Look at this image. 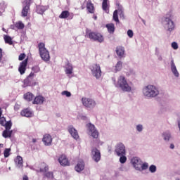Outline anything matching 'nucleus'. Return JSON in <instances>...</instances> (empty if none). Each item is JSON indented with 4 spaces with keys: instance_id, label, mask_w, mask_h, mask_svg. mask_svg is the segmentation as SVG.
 Segmentation results:
<instances>
[{
    "instance_id": "nucleus-49",
    "label": "nucleus",
    "mask_w": 180,
    "mask_h": 180,
    "mask_svg": "<svg viewBox=\"0 0 180 180\" xmlns=\"http://www.w3.org/2000/svg\"><path fill=\"white\" fill-rule=\"evenodd\" d=\"M172 49H174V50H177L178 44L176 42H172Z\"/></svg>"
},
{
    "instance_id": "nucleus-11",
    "label": "nucleus",
    "mask_w": 180,
    "mask_h": 180,
    "mask_svg": "<svg viewBox=\"0 0 180 180\" xmlns=\"http://www.w3.org/2000/svg\"><path fill=\"white\" fill-rule=\"evenodd\" d=\"M164 22L165 28L168 32H172L175 29V24H174V21L171 20L169 18H165Z\"/></svg>"
},
{
    "instance_id": "nucleus-23",
    "label": "nucleus",
    "mask_w": 180,
    "mask_h": 180,
    "mask_svg": "<svg viewBox=\"0 0 180 180\" xmlns=\"http://www.w3.org/2000/svg\"><path fill=\"white\" fill-rule=\"evenodd\" d=\"M24 99L27 102H32L34 99V95L28 91L24 94Z\"/></svg>"
},
{
    "instance_id": "nucleus-34",
    "label": "nucleus",
    "mask_w": 180,
    "mask_h": 180,
    "mask_svg": "<svg viewBox=\"0 0 180 180\" xmlns=\"http://www.w3.org/2000/svg\"><path fill=\"white\" fill-rule=\"evenodd\" d=\"M118 11L117 10H115L113 12V15H112V19L115 22H116L117 23H119V16L117 15Z\"/></svg>"
},
{
    "instance_id": "nucleus-21",
    "label": "nucleus",
    "mask_w": 180,
    "mask_h": 180,
    "mask_svg": "<svg viewBox=\"0 0 180 180\" xmlns=\"http://www.w3.org/2000/svg\"><path fill=\"white\" fill-rule=\"evenodd\" d=\"M20 115L25 117H32V116H33V112L29 108H25L21 111Z\"/></svg>"
},
{
    "instance_id": "nucleus-5",
    "label": "nucleus",
    "mask_w": 180,
    "mask_h": 180,
    "mask_svg": "<svg viewBox=\"0 0 180 180\" xmlns=\"http://www.w3.org/2000/svg\"><path fill=\"white\" fill-rule=\"evenodd\" d=\"M90 70L91 71L92 75L96 77L97 79H99L101 77H102V70H101V65L98 64H93L90 67Z\"/></svg>"
},
{
    "instance_id": "nucleus-39",
    "label": "nucleus",
    "mask_w": 180,
    "mask_h": 180,
    "mask_svg": "<svg viewBox=\"0 0 180 180\" xmlns=\"http://www.w3.org/2000/svg\"><path fill=\"white\" fill-rule=\"evenodd\" d=\"M164 140L169 141L171 139V134L169 132H165L163 134Z\"/></svg>"
},
{
    "instance_id": "nucleus-40",
    "label": "nucleus",
    "mask_w": 180,
    "mask_h": 180,
    "mask_svg": "<svg viewBox=\"0 0 180 180\" xmlns=\"http://www.w3.org/2000/svg\"><path fill=\"white\" fill-rule=\"evenodd\" d=\"M65 72H66V74H69V75L72 74V66L68 65L66 68Z\"/></svg>"
},
{
    "instance_id": "nucleus-47",
    "label": "nucleus",
    "mask_w": 180,
    "mask_h": 180,
    "mask_svg": "<svg viewBox=\"0 0 180 180\" xmlns=\"http://www.w3.org/2000/svg\"><path fill=\"white\" fill-rule=\"evenodd\" d=\"M62 95H65V96L70 98V96H71V93L68 91H64L62 92Z\"/></svg>"
},
{
    "instance_id": "nucleus-6",
    "label": "nucleus",
    "mask_w": 180,
    "mask_h": 180,
    "mask_svg": "<svg viewBox=\"0 0 180 180\" xmlns=\"http://www.w3.org/2000/svg\"><path fill=\"white\" fill-rule=\"evenodd\" d=\"M115 153H116V155L118 157H120L122 155H126V146L122 143H118L115 146Z\"/></svg>"
},
{
    "instance_id": "nucleus-22",
    "label": "nucleus",
    "mask_w": 180,
    "mask_h": 180,
    "mask_svg": "<svg viewBox=\"0 0 180 180\" xmlns=\"http://www.w3.org/2000/svg\"><path fill=\"white\" fill-rule=\"evenodd\" d=\"M85 168V163L84 161L78 162L77 165L75 166V169L77 172H81V171H84Z\"/></svg>"
},
{
    "instance_id": "nucleus-19",
    "label": "nucleus",
    "mask_w": 180,
    "mask_h": 180,
    "mask_svg": "<svg viewBox=\"0 0 180 180\" xmlns=\"http://www.w3.org/2000/svg\"><path fill=\"white\" fill-rule=\"evenodd\" d=\"M34 77V73H33V72H31V74H30L24 80V85H25V86H30V85H32V82L33 81Z\"/></svg>"
},
{
    "instance_id": "nucleus-56",
    "label": "nucleus",
    "mask_w": 180,
    "mask_h": 180,
    "mask_svg": "<svg viewBox=\"0 0 180 180\" xmlns=\"http://www.w3.org/2000/svg\"><path fill=\"white\" fill-rule=\"evenodd\" d=\"M4 146V144H0V147H3Z\"/></svg>"
},
{
    "instance_id": "nucleus-33",
    "label": "nucleus",
    "mask_w": 180,
    "mask_h": 180,
    "mask_svg": "<svg viewBox=\"0 0 180 180\" xmlns=\"http://www.w3.org/2000/svg\"><path fill=\"white\" fill-rule=\"evenodd\" d=\"M5 43H7V44H13V42L12 41V38L8 35H4V37Z\"/></svg>"
},
{
    "instance_id": "nucleus-26",
    "label": "nucleus",
    "mask_w": 180,
    "mask_h": 180,
    "mask_svg": "<svg viewBox=\"0 0 180 180\" xmlns=\"http://www.w3.org/2000/svg\"><path fill=\"white\" fill-rule=\"evenodd\" d=\"M15 162L17 164L18 168L23 167V158L21 156H17L16 159L15 160Z\"/></svg>"
},
{
    "instance_id": "nucleus-18",
    "label": "nucleus",
    "mask_w": 180,
    "mask_h": 180,
    "mask_svg": "<svg viewBox=\"0 0 180 180\" xmlns=\"http://www.w3.org/2000/svg\"><path fill=\"white\" fill-rule=\"evenodd\" d=\"M42 141L44 144H45V146H51V143L53 142V138L51 137V135L46 134L44 135Z\"/></svg>"
},
{
    "instance_id": "nucleus-14",
    "label": "nucleus",
    "mask_w": 180,
    "mask_h": 180,
    "mask_svg": "<svg viewBox=\"0 0 180 180\" xmlns=\"http://www.w3.org/2000/svg\"><path fill=\"white\" fill-rule=\"evenodd\" d=\"M131 162L133 167H134V168L136 169L137 171L141 170V164L143 162L141 160L139 159V158H134L131 159Z\"/></svg>"
},
{
    "instance_id": "nucleus-51",
    "label": "nucleus",
    "mask_w": 180,
    "mask_h": 180,
    "mask_svg": "<svg viewBox=\"0 0 180 180\" xmlns=\"http://www.w3.org/2000/svg\"><path fill=\"white\" fill-rule=\"evenodd\" d=\"M2 57H4L2 55V49L0 48V63L2 61Z\"/></svg>"
},
{
    "instance_id": "nucleus-1",
    "label": "nucleus",
    "mask_w": 180,
    "mask_h": 180,
    "mask_svg": "<svg viewBox=\"0 0 180 180\" xmlns=\"http://www.w3.org/2000/svg\"><path fill=\"white\" fill-rule=\"evenodd\" d=\"M143 95L148 98H155L160 94L158 89L155 86L148 85L143 89Z\"/></svg>"
},
{
    "instance_id": "nucleus-13",
    "label": "nucleus",
    "mask_w": 180,
    "mask_h": 180,
    "mask_svg": "<svg viewBox=\"0 0 180 180\" xmlns=\"http://www.w3.org/2000/svg\"><path fill=\"white\" fill-rule=\"evenodd\" d=\"M28 58L25 59L22 62L20 63V66L18 68V71L20 75H23L25 72H26V67H27V61Z\"/></svg>"
},
{
    "instance_id": "nucleus-50",
    "label": "nucleus",
    "mask_w": 180,
    "mask_h": 180,
    "mask_svg": "<svg viewBox=\"0 0 180 180\" xmlns=\"http://www.w3.org/2000/svg\"><path fill=\"white\" fill-rule=\"evenodd\" d=\"M136 130L138 131H143V125H137L136 126Z\"/></svg>"
},
{
    "instance_id": "nucleus-37",
    "label": "nucleus",
    "mask_w": 180,
    "mask_h": 180,
    "mask_svg": "<svg viewBox=\"0 0 180 180\" xmlns=\"http://www.w3.org/2000/svg\"><path fill=\"white\" fill-rule=\"evenodd\" d=\"M32 71L35 74H37V72H40V67H39V65H34L32 68Z\"/></svg>"
},
{
    "instance_id": "nucleus-29",
    "label": "nucleus",
    "mask_w": 180,
    "mask_h": 180,
    "mask_svg": "<svg viewBox=\"0 0 180 180\" xmlns=\"http://www.w3.org/2000/svg\"><path fill=\"white\" fill-rule=\"evenodd\" d=\"M108 0H103L102 3V9L107 13L109 12V6H108Z\"/></svg>"
},
{
    "instance_id": "nucleus-45",
    "label": "nucleus",
    "mask_w": 180,
    "mask_h": 180,
    "mask_svg": "<svg viewBox=\"0 0 180 180\" xmlns=\"http://www.w3.org/2000/svg\"><path fill=\"white\" fill-rule=\"evenodd\" d=\"M25 58H26V54L25 53H20V56H18V60L20 61L25 60Z\"/></svg>"
},
{
    "instance_id": "nucleus-9",
    "label": "nucleus",
    "mask_w": 180,
    "mask_h": 180,
    "mask_svg": "<svg viewBox=\"0 0 180 180\" xmlns=\"http://www.w3.org/2000/svg\"><path fill=\"white\" fill-rule=\"evenodd\" d=\"M86 126L89 133H91V137H93V139H98V137H99V132L95 127V125L89 123L87 124Z\"/></svg>"
},
{
    "instance_id": "nucleus-35",
    "label": "nucleus",
    "mask_w": 180,
    "mask_h": 180,
    "mask_svg": "<svg viewBox=\"0 0 180 180\" xmlns=\"http://www.w3.org/2000/svg\"><path fill=\"white\" fill-rule=\"evenodd\" d=\"M122 61H118L115 65V72H117V71H120L122 68Z\"/></svg>"
},
{
    "instance_id": "nucleus-53",
    "label": "nucleus",
    "mask_w": 180,
    "mask_h": 180,
    "mask_svg": "<svg viewBox=\"0 0 180 180\" xmlns=\"http://www.w3.org/2000/svg\"><path fill=\"white\" fill-rule=\"evenodd\" d=\"M170 148H172V149L175 148V146L172 143V144L170 145Z\"/></svg>"
},
{
    "instance_id": "nucleus-25",
    "label": "nucleus",
    "mask_w": 180,
    "mask_h": 180,
    "mask_svg": "<svg viewBox=\"0 0 180 180\" xmlns=\"http://www.w3.org/2000/svg\"><path fill=\"white\" fill-rule=\"evenodd\" d=\"M86 9L89 13H94L95 7L94 6V4L91 1H88L86 4Z\"/></svg>"
},
{
    "instance_id": "nucleus-20",
    "label": "nucleus",
    "mask_w": 180,
    "mask_h": 180,
    "mask_svg": "<svg viewBox=\"0 0 180 180\" xmlns=\"http://www.w3.org/2000/svg\"><path fill=\"white\" fill-rule=\"evenodd\" d=\"M44 97L42 96H37L32 101V105H43Z\"/></svg>"
},
{
    "instance_id": "nucleus-41",
    "label": "nucleus",
    "mask_w": 180,
    "mask_h": 180,
    "mask_svg": "<svg viewBox=\"0 0 180 180\" xmlns=\"http://www.w3.org/2000/svg\"><path fill=\"white\" fill-rule=\"evenodd\" d=\"M9 153H11L10 148H6L4 150V154L5 158H8V157H9V155H10Z\"/></svg>"
},
{
    "instance_id": "nucleus-4",
    "label": "nucleus",
    "mask_w": 180,
    "mask_h": 180,
    "mask_svg": "<svg viewBox=\"0 0 180 180\" xmlns=\"http://www.w3.org/2000/svg\"><path fill=\"white\" fill-rule=\"evenodd\" d=\"M86 34L90 40H94V41H98V43L103 42V36L99 32H86Z\"/></svg>"
},
{
    "instance_id": "nucleus-2",
    "label": "nucleus",
    "mask_w": 180,
    "mask_h": 180,
    "mask_svg": "<svg viewBox=\"0 0 180 180\" xmlns=\"http://www.w3.org/2000/svg\"><path fill=\"white\" fill-rule=\"evenodd\" d=\"M38 49L39 51V56L43 61L47 63V61H50V53L46 49V44L43 42H40L38 44Z\"/></svg>"
},
{
    "instance_id": "nucleus-30",
    "label": "nucleus",
    "mask_w": 180,
    "mask_h": 180,
    "mask_svg": "<svg viewBox=\"0 0 180 180\" xmlns=\"http://www.w3.org/2000/svg\"><path fill=\"white\" fill-rule=\"evenodd\" d=\"M14 27H15L16 29L21 30L22 29H25V24H23L22 21H19L15 23Z\"/></svg>"
},
{
    "instance_id": "nucleus-52",
    "label": "nucleus",
    "mask_w": 180,
    "mask_h": 180,
    "mask_svg": "<svg viewBox=\"0 0 180 180\" xmlns=\"http://www.w3.org/2000/svg\"><path fill=\"white\" fill-rule=\"evenodd\" d=\"M22 180H29V177L27 176V175H24L22 176Z\"/></svg>"
},
{
    "instance_id": "nucleus-3",
    "label": "nucleus",
    "mask_w": 180,
    "mask_h": 180,
    "mask_svg": "<svg viewBox=\"0 0 180 180\" xmlns=\"http://www.w3.org/2000/svg\"><path fill=\"white\" fill-rule=\"evenodd\" d=\"M117 85L124 92H130V91H131V86L129 85V83H127V80H126V77H124V76L119 77Z\"/></svg>"
},
{
    "instance_id": "nucleus-42",
    "label": "nucleus",
    "mask_w": 180,
    "mask_h": 180,
    "mask_svg": "<svg viewBox=\"0 0 180 180\" xmlns=\"http://www.w3.org/2000/svg\"><path fill=\"white\" fill-rule=\"evenodd\" d=\"M149 171H150L152 173L155 172V171H157V167H155L154 165H150L149 167Z\"/></svg>"
},
{
    "instance_id": "nucleus-15",
    "label": "nucleus",
    "mask_w": 180,
    "mask_h": 180,
    "mask_svg": "<svg viewBox=\"0 0 180 180\" xmlns=\"http://www.w3.org/2000/svg\"><path fill=\"white\" fill-rule=\"evenodd\" d=\"M60 19H67L68 18L69 20H71L74 18V14L70 13L68 11H63L59 15Z\"/></svg>"
},
{
    "instance_id": "nucleus-31",
    "label": "nucleus",
    "mask_w": 180,
    "mask_h": 180,
    "mask_svg": "<svg viewBox=\"0 0 180 180\" xmlns=\"http://www.w3.org/2000/svg\"><path fill=\"white\" fill-rule=\"evenodd\" d=\"M12 136V131H10L9 129H6L3 131V137L4 139H8V137Z\"/></svg>"
},
{
    "instance_id": "nucleus-36",
    "label": "nucleus",
    "mask_w": 180,
    "mask_h": 180,
    "mask_svg": "<svg viewBox=\"0 0 180 180\" xmlns=\"http://www.w3.org/2000/svg\"><path fill=\"white\" fill-rule=\"evenodd\" d=\"M120 162L121 164H124L126 162V161H127V158L126 157V155H123L120 156Z\"/></svg>"
},
{
    "instance_id": "nucleus-44",
    "label": "nucleus",
    "mask_w": 180,
    "mask_h": 180,
    "mask_svg": "<svg viewBox=\"0 0 180 180\" xmlns=\"http://www.w3.org/2000/svg\"><path fill=\"white\" fill-rule=\"evenodd\" d=\"M117 11H118V13H119L120 18H124V12H123V9L119 8L117 10Z\"/></svg>"
},
{
    "instance_id": "nucleus-46",
    "label": "nucleus",
    "mask_w": 180,
    "mask_h": 180,
    "mask_svg": "<svg viewBox=\"0 0 180 180\" xmlns=\"http://www.w3.org/2000/svg\"><path fill=\"white\" fill-rule=\"evenodd\" d=\"M148 168V164L147 163H141V169L144 170Z\"/></svg>"
},
{
    "instance_id": "nucleus-38",
    "label": "nucleus",
    "mask_w": 180,
    "mask_h": 180,
    "mask_svg": "<svg viewBox=\"0 0 180 180\" xmlns=\"http://www.w3.org/2000/svg\"><path fill=\"white\" fill-rule=\"evenodd\" d=\"M4 127H5L6 130H11V129L12 128V122L11 121L7 122L4 124Z\"/></svg>"
},
{
    "instance_id": "nucleus-12",
    "label": "nucleus",
    "mask_w": 180,
    "mask_h": 180,
    "mask_svg": "<svg viewBox=\"0 0 180 180\" xmlns=\"http://www.w3.org/2000/svg\"><path fill=\"white\" fill-rule=\"evenodd\" d=\"M91 157L95 162H99L101 161V151L96 148H94L91 150Z\"/></svg>"
},
{
    "instance_id": "nucleus-57",
    "label": "nucleus",
    "mask_w": 180,
    "mask_h": 180,
    "mask_svg": "<svg viewBox=\"0 0 180 180\" xmlns=\"http://www.w3.org/2000/svg\"><path fill=\"white\" fill-rule=\"evenodd\" d=\"M0 5H5V4L4 3H1V4H0Z\"/></svg>"
},
{
    "instance_id": "nucleus-17",
    "label": "nucleus",
    "mask_w": 180,
    "mask_h": 180,
    "mask_svg": "<svg viewBox=\"0 0 180 180\" xmlns=\"http://www.w3.org/2000/svg\"><path fill=\"white\" fill-rule=\"evenodd\" d=\"M58 162L62 165V167H69L70 165V161H68V159L67 158V156L62 155L58 158Z\"/></svg>"
},
{
    "instance_id": "nucleus-10",
    "label": "nucleus",
    "mask_w": 180,
    "mask_h": 180,
    "mask_svg": "<svg viewBox=\"0 0 180 180\" xmlns=\"http://www.w3.org/2000/svg\"><path fill=\"white\" fill-rule=\"evenodd\" d=\"M82 102L86 108H95L96 103L91 98H82Z\"/></svg>"
},
{
    "instance_id": "nucleus-7",
    "label": "nucleus",
    "mask_w": 180,
    "mask_h": 180,
    "mask_svg": "<svg viewBox=\"0 0 180 180\" xmlns=\"http://www.w3.org/2000/svg\"><path fill=\"white\" fill-rule=\"evenodd\" d=\"M30 4H32V0H25L23 2V8L22 10V16L23 18H26L27 16V13H29V11H30Z\"/></svg>"
},
{
    "instance_id": "nucleus-16",
    "label": "nucleus",
    "mask_w": 180,
    "mask_h": 180,
    "mask_svg": "<svg viewBox=\"0 0 180 180\" xmlns=\"http://www.w3.org/2000/svg\"><path fill=\"white\" fill-rule=\"evenodd\" d=\"M68 130L70 134H71L72 137H73V139H75V140H78V139H79L78 131H77V129H75V128H74V127H72V125L69 126Z\"/></svg>"
},
{
    "instance_id": "nucleus-27",
    "label": "nucleus",
    "mask_w": 180,
    "mask_h": 180,
    "mask_svg": "<svg viewBox=\"0 0 180 180\" xmlns=\"http://www.w3.org/2000/svg\"><path fill=\"white\" fill-rule=\"evenodd\" d=\"M105 27L108 29V33H110V34H113L115 33V24L113 23H109L105 25Z\"/></svg>"
},
{
    "instance_id": "nucleus-54",
    "label": "nucleus",
    "mask_w": 180,
    "mask_h": 180,
    "mask_svg": "<svg viewBox=\"0 0 180 180\" xmlns=\"http://www.w3.org/2000/svg\"><path fill=\"white\" fill-rule=\"evenodd\" d=\"M36 141H37L36 139H32V143H36Z\"/></svg>"
},
{
    "instance_id": "nucleus-55",
    "label": "nucleus",
    "mask_w": 180,
    "mask_h": 180,
    "mask_svg": "<svg viewBox=\"0 0 180 180\" xmlns=\"http://www.w3.org/2000/svg\"><path fill=\"white\" fill-rule=\"evenodd\" d=\"M3 32H6V29L2 28Z\"/></svg>"
},
{
    "instance_id": "nucleus-28",
    "label": "nucleus",
    "mask_w": 180,
    "mask_h": 180,
    "mask_svg": "<svg viewBox=\"0 0 180 180\" xmlns=\"http://www.w3.org/2000/svg\"><path fill=\"white\" fill-rule=\"evenodd\" d=\"M116 53L120 57H123V56L124 55V48H123V46H117Z\"/></svg>"
},
{
    "instance_id": "nucleus-32",
    "label": "nucleus",
    "mask_w": 180,
    "mask_h": 180,
    "mask_svg": "<svg viewBox=\"0 0 180 180\" xmlns=\"http://www.w3.org/2000/svg\"><path fill=\"white\" fill-rule=\"evenodd\" d=\"M37 13H39V15H43L44 13V12H46V9H44V7L42 6H39L37 8Z\"/></svg>"
},
{
    "instance_id": "nucleus-8",
    "label": "nucleus",
    "mask_w": 180,
    "mask_h": 180,
    "mask_svg": "<svg viewBox=\"0 0 180 180\" xmlns=\"http://www.w3.org/2000/svg\"><path fill=\"white\" fill-rule=\"evenodd\" d=\"M47 171H49V165H46V163H41L39 172H43L46 178H53V172Z\"/></svg>"
},
{
    "instance_id": "nucleus-43",
    "label": "nucleus",
    "mask_w": 180,
    "mask_h": 180,
    "mask_svg": "<svg viewBox=\"0 0 180 180\" xmlns=\"http://www.w3.org/2000/svg\"><path fill=\"white\" fill-rule=\"evenodd\" d=\"M6 122V119L4 117H0V124L1 126H5V122Z\"/></svg>"
},
{
    "instance_id": "nucleus-48",
    "label": "nucleus",
    "mask_w": 180,
    "mask_h": 180,
    "mask_svg": "<svg viewBox=\"0 0 180 180\" xmlns=\"http://www.w3.org/2000/svg\"><path fill=\"white\" fill-rule=\"evenodd\" d=\"M127 36H129L130 37V39H131V37H133V36H134L133 30H129L127 31Z\"/></svg>"
},
{
    "instance_id": "nucleus-24",
    "label": "nucleus",
    "mask_w": 180,
    "mask_h": 180,
    "mask_svg": "<svg viewBox=\"0 0 180 180\" xmlns=\"http://www.w3.org/2000/svg\"><path fill=\"white\" fill-rule=\"evenodd\" d=\"M171 70L175 77H179V72H178V70H176V66H175L174 60L171 61Z\"/></svg>"
}]
</instances>
